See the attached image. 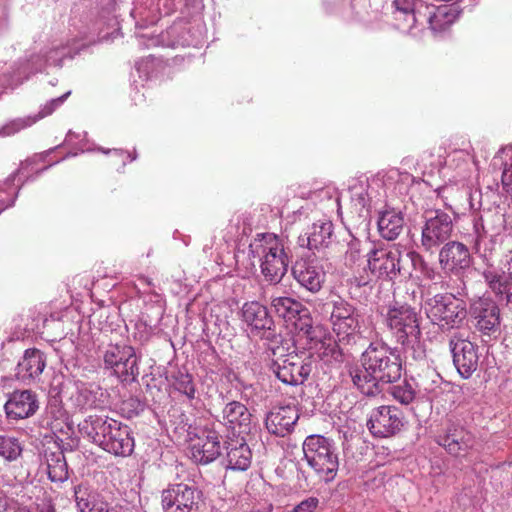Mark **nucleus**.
I'll return each instance as SVG.
<instances>
[{"mask_svg": "<svg viewBox=\"0 0 512 512\" xmlns=\"http://www.w3.org/2000/svg\"><path fill=\"white\" fill-rule=\"evenodd\" d=\"M402 363L396 348L383 342H372L361 355V367L350 371L353 384L366 396L380 393L381 384L401 377Z\"/></svg>", "mask_w": 512, "mask_h": 512, "instance_id": "nucleus-1", "label": "nucleus"}, {"mask_svg": "<svg viewBox=\"0 0 512 512\" xmlns=\"http://www.w3.org/2000/svg\"><path fill=\"white\" fill-rule=\"evenodd\" d=\"M383 324L394 341L401 345L405 357L414 361H422L426 350L421 341V316L408 304L394 303L382 312Z\"/></svg>", "mask_w": 512, "mask_h": 512, "instance_id": "nucleus-2", "label": "nucleus"}, {"mask_svg": "<svg viewBox=\"0 0 512 512\" xmlns=\"http://www.w3.org/2000/svg\"><path fill=\"white\" fill-rule=\"evenodd\" d=\"M248 256L253 266L255 261L258 262L265 281L275 285L287 273L292 252L282 237L274 233H258L249 244Z\"/></svg>", "mask_w": 512, "mask_h": 512, "instance_id": "nucleus-3", "label": "nucleus"}, {"mask_svg": "<svg viewBox=\"0 0 512 512\" xmlns=\"http://www.w3.org/2000/svg\"><path fill=\"white\" fill-rule=\"evenodd\" d=\"M75 51L62 39H53L45 44L37 53L29 56L24 67L17 71H10L6 63L0 61V94L8 86L18 84L27 79L30 74L41 72L47 66L62 65L66 57H73Z\"/></svg>", "mask_w": 512, "mask_h": 512, "instance_id": "nucleus-4", "label": "nucleus"}, {"mask_svg": "<svg viewBox=\"0 0 512 512\" xmlns=\"http://www.w3.org/2000/svg\"><path fill=\"white\" fill-rule=\"evenodd\" d=\"M424 313L442 331L459 329L467 318L466 302L452 293H437L423 302Z\"/></svg>", "mask_w": 512, "mask_h": 512, "instance_id": "nucleus-5", "label": "nucleus"}, {"mask_svg": "<svg viewBox=\"0 0 512 512\" xmlns=\"http://www.w3.org/2000/svg\"><path fill=\"white\" fill-rule=\"evenodd\" d=\"M304 460L316 475L325 482L332 481L338 471L337 447L332 439L312 434L303 442Z\"/></svg>", "mask_w": 512, "mask_h": 512, "instance_id": "nucleus-6", "label": "nucleus"}, {"mask_svg": "<svg viewBox=\"0 0 512 512\" xmlns=\"http://www.w3.org/2000/svg\"><path fill=\"white\" fill-rule=\"evenodd\" d=\"M330 310V323L338 342L343 344L354 343L360 330L361 315L358 309L347 300L337 297L326 303Z\"/></svg>", "mask_w": 512, "mask_h": 512, "instance_id": "nucleus-7", "label": "nucleus"}, {"mask_svg": "<svg viewBox=\"0 0 512 512\" xmlns=\"http://www.w3.org/2000/svg\"><path fill=\"white\" fill-rule=\"evenodd\" d=\"M423 218L421 247L427 252H433L450 239L453 221L448 213L440 209L426 211Z\"/></svg>", "mask_w": 512, "mask_h": 512, "instance_id": "nucleus-8", "label": "nucleus"}, {"mask_svg": "<svg viewBox=\"0 0 512 512\" xmlns=\"http://www.w3.org/2000/svg\"><path fill=\"white\" fill-rule=\"evenodd\" d=\"M367 267L375 279L394 280L397 275L411 276L401 266V251L398 248L380 247L366 253Z\"/></svg>", "mask_w": 512, "mask_h": 512, "instance_id": "nucleus-9", "label": "nucleus"}, {"mask_svg": "<svg viewBox=\"0 0 512 512\" xmlns=\"http://www.w3.org/2000/svg\"><path fill=\"white\" fill-rule=\"evenodd\" d=\"M104 367L122 382L134 381L138 374L135 350L129 345H109L103 355Z\"/></svg>", "mask_w": 512, "mask_h": 512, "instance_id": "nucleus-10", "label": "nucleus"}, {"mask_svg": "<svg viewBox=\"0 0 512 512\" xmlns=\"http://www.w3.org/2000/svg\"><path fill=\"white\" fill-rule=\"evenodd\" d=\"M449 348L453 364L460 376L470 378L479 366V347L461 331L454 332L449 338Z\"/></svg>", "mask_w": 512, "mask_h": 512, "instance_id": "nucleus-11", "label": "nucleus"}, {"mask_svg": "<svg viewBox=\"0 0 512 512\" xmlns=\"http://www.w3.org/2000/svg\"><path fill=\"white\" fill-rule=\"evenodd\" d=\"M271 369L282 383L300 387L312 371V362L309 358L292 352L274 360Z\"/></svg>", "mask_w": 512, "mask_h": 512, "instance_id": "nucleus-12", "label": "nucleus"}, {"mask_svg": "<svg viewBox=\"0 0 512 512\" xmlns=\"http://www.w3.org/2000/svg\"><path fill=\"white\" fill-rule=\"evenodd\" d=\"M435 442L449 455L464 458L475 446V437L460 422L450 420L446 427L435 435Z\"/></svg>", "mask_w": 512, "mask_h": 512, "instance_id": "nucleus-13", "label": "nucleus"}, {"mask_svg": "<svg viewBox=\"0 0 512 512\" xmlns=\"http://www.w3.org/2000/svg\"><path fill=\"white\" fill-rule=\"evenodd\" d=\"M200 492L194 484H170L162 491L161 500L164 512H197Z\"/></svg>", "mask_w": 512, "mask_h": 512, "instance_id": "nucleus-14", "label": "nucleus"}, {"mask_svg": "<svg viewBox=\"0 0 512 512\" xmlns=\"http://www.w3.org/2000/svg\"><path fill=\"white\" fill-rule=\"evenodd\" d=\"M199 0H183L186 6L196 5ZM182 2V0H178ZM177 9L175 0H135L131 16L139 27L155 24L162 15H170Z\"/></svg>", "mask_w": 512, "mask_h": 512, "instance_id": "nucleus-15", "label": "nucleus"}, {"mask_svg": "<svg viewBox=\"0 0 512 512\" xmlns=\"http://www.w3.org/2000/svg\"><path fill=\"white\" fill-rule=\"evenodd\" d=\"M369 431L376 437L386 438L400 432L403 427L402 412L395 406H380L372 410L367 421Z\"/></svg>", "mask_w": 512, "mask_h": 512, "instance_id": "nucleus-16", "label": "nucleus"}, {"mask_svg": "<svg viewBox=\"0 0 512 512\" xmlns=\"http://www.w3.org/2000/svg\"><path fill=\"white\" fill-rule=\"evenodd\" d=\"M472 263L470 250L462 242L448 241L439 250V264L450 274L459 276L469 269Z\"/></svg>", "mask_w": 512, "mask_h": 512, "instance_id": "nucleus-17", "label": "nucleus"}, {"mask_svg": "<svg viewBox=\"0 0 512 512\" xmlns=\"http://www.w3.org/2000/svg\"><path fill=\"white\" fill-rule=\"evenodd\" d=\"M47 365V357L37 348H28L15 368V377L25 385H38Z\"/></svg>", "mask_w": 512, "mask_h": 512, "instance_id": "nucleus-18", "label": "nucleus"}, {"mask_svg": "<svg viewBox=\"0 0 512 512\" xmlns=\"http://www.w3.org/2000/svg\"><path fill=\"white\" fill-rule=\"evenodd\" d=\"M99 447L115 456H130L135 442L129 426L114 419Z\"/></svg>", "mask_w": 512, "mask_h": 512, "instance_id": "nucleus-19", "label": "nucleus"}, {"mask_svg": "<svg viewBox=\"0 0 512 512\" xmlns=\"http://www.w3.org/2000/svg\"><path fill=\"white\" fill-rule=\"evenodd\" d=\"M470 316L482 334L491 336L500 331V309L494 301L482 298L474 301L470 305Z\"/></svg>", "mask_w": 512, "mask_h": 512, "instance_id": "nucleus-20", "label": "nucleus"}, {"mask_svg": "<svg viewBox=\"0 0 512 512\" xmlns=\"http://www.w3.org/2000/svg\"><path fill=\"white\" fill-rule=\"evenodd\" d=\"M221 436L214 429H204L201 435L191 439L189 453L195 463L208 464L221 454Z\"/></svg>", "mask_w": 512, "mask_h": 512, "instance_id": "nucleus-21", "label": "nucleus"}, {"mask_svg": "<svg viewBox=\"0 0 512 512\" xmlns=\"http://www.w3.org/2000/svg\"><path fill=\"white\" fill-rule=\"evenodd\" d=\"M299 419V411L295 405L274 406L266 415L265 427L270 434L278 437L289 435Z\"/></svg>", "mask_w": 512, "mask_h": 512, "instance_id": "nucleus-22", "label": "nucleus"}, {"mask_svg": "<svg viewBox=\"0 0 512 512\" xmlns=\"http://www.w3.org/2000/svg\"><path fill=\"white\" fill-rule=\"evenodd\" d=\"M242 319L247 325V331L255 337H270L273 326L272 317L265 306L253 301L245 303L242 308Z\"/></svg>", "mask_w": 512, "mask_h": 512, "instance_id": "nucleus-23", "label": "nucleus"}, {"mask_svg": "<svg viewBox=\"0 0 512 512\" xmlns=\"http://www.w3.org/2000/svg\"><path fill=\"white\" fill-rule=\"evenodd\" d=\"M38 408V396L31 390L12 392L4 405L7 417L12 420L29 418L37 412Z\"/></svg>", "mask_w": 512, "mask_h": 512, "instance_id": "nucleus-24", "label": "nucleus"}, {"mask_svg": "<svg viewBox=\"0 0 512 512\" xmlns=\"http://www.w3.org/2000/svg\"><path fill=\"white\" fill-rule=\"evenodd\" d=\"M295 280L312 293L321 290L325 282V271L316 259H305L297 262L293 268Z\"/></svg>", "mask_w": 512, "mask_h": 512, "instance_id": "nucleus-25", "label": "nucleus"}, {"mask_svg": "<svg viewBox=\"0 0 512 512\" xmlns=\"http://www.w3.org/2000/svg\"><path fill=\"white\" fill-rule=\"evenodd\" d=\"M70 94L71 91H68L60 97L51 99L41 108V110L36 115L19 117L8 121L0 128V136H12L20 132L21 130L31 127L40 119L51 115L58 107H60L64 103V101L68 98Z\"/></svg>", "mask_w": 512, "mask_h": 512, "instance_id": "nucleus-26", "label": "nucleus"}, {"mask_svg": "<svg viewBox=\"0 0 512 512\" xmlns=\"http://www.w3.org/2000/svg\"><path fill=\"white\" fill-rule=\"evenodd\" d=\"M472 226L475 235L474 246L478 250L480 243L487 237L489 232H492V236H496L501 232L504 227V216L492 211L485 213L475 212L472 215Z\"/></svg>", "mask_w": 512, "mask_h": 512, "instance_id": "nucleus-27", "label": "nucleus"}, {"mask_svg": "<svg viewBox=\"0 0 512 512\" xmlns=\"http://www.w3.org/2000/svg\"><path fill=\"white\" fill-rule=\"evenodd\" d=\"M334 235V225L332 221L322 219L314 222L305 235L299 237V244L307 247L309 250H320L327 248Z\"/></svg>", "mask_w": 512, "mask_h": 512, "instance_id": "nucleus-28", "label": "nucleus"}, {"mask_svg": "<svg viewBox=\"0 0 512 512\" xmlns=\"http://www.w3.org/2000/svg\"><path fill=\"white\" fill-rule=\"evenodd\" d=\"M222 424L233 433H246L250 430L251 414L239 401L228 402L222 410Z\"/></svg>", "mask_w": 512, "mask_h": 512, "instance_id": "nucleus-29", "label": "nucleus"}, {"mask_svg": "<svg viewBox=\"0 0 512 512\" xmlns=\"http://www.w3.org/2000/svg\"><path fill=\"white\" fill-rule=\"evenodd\" d=\"M72 395L74 404L80 409L100 408L105 403L106 392L94 383L77 382Z\"/></svg>", "mask_w": 512, "mask_h": 512, "instance_id": "nucleus-30", "label": "nucleus"}, {"mask_svg": "<svg viewBox=\"0 0 512 512\" xmlns=\"http://www.w3.org/2000/svg\"><path fill=\"white\" fill-rule=\"evenodd\" d=\"M114 419L104 415H89L78 424L79 433L91 443L99 446Z\"/></svg>", "mask_w": 512, "mask_h": 512, "instance_id": "nucleus-31", "label": "nucleus"}, {"mask_svg": "<svg viewBox=\"0 0 512 512\" xmlns=\"http://www.w3.org/2000/svg\"><path fill=\"white\" fill-rule=\"evenodd\" d=\"M252 453L244 438H236L227 442L226 466L231 470L245 471L251 465Z\"/></svg>", "mask_w": 512, "mask_h": 512, "instance_id": "nucleus-32", "label": "nucleus"}, {"mask_svg": "<svg viewBox=\"0 0 512 512\" xmlns=\"http://www.w3.org/2000/svg\"><path fill=\"white\" fill-rule=\"evenodd\" d=\"M74 496L80 512H109V504L96 490L84 485L74 488Z\"/></svg>", "mask_w": 512, "mask_h": 512, "instance_id": "nucleus-33", "label": "nucleus"}, {"mask_svg": "<svg viewBox=\"0 0 512 512\" xmlns=\"http://www.w3.org/2000/svg\"><path fill=\"white\" fill-rule=\"evenodd\" d=\"M415 4L416 0L392 1V17L396 29L405 33L412 30L417 22Z\"/></svg>", "mask_w": 512, "mask_h": 512, "instance_id": "nucleus-34", "label": "nucleus"}, {"mask_svg": "<svg viewBox=\"0 0 512 512\" xmlns=\"http://www.w3.org/2000/svg\"><path fill=\"white\" fill-rule=\"evenodd\" d=\"M374 188L365 183H356L349 189L351 205L359 217H365L369 214L371 208L376 204L372 192Z\"/></svg>", "mask_w": 512, "mask_h": 512, "instance_id": "nucleus-35", "label": "nucleus"}, {"mask_svg": "<svg viewBox=\"0 0 512 512\" xmlns=\"http://www.w3.org/2000/svg\"><path fill=\"white\" fill-rule=\"evenodd\" d=\"M404 218L400 211L395 209L383 211L378 219L380 235L389 241L395 240L402 232Z\"/></svg>", "mask_w": 512, "mask_h": 512, "instance_id": "nucleus-36", "label": "nucleus"}, {"mask_svg": "<svg viewBox=\"0 0 512 512\" xmlns=\"http://www.w3.org/2000/svg\"><path fill=\"white\" fill-rule=\"evenodd\" d=\"M271 306L277 315L286 321L294 322L308 314V310L299 301L290 297H276L272 300Z\"/></svg>", "mask_w": 512, "mask_h": 512, "instance_id": "nucleus-37", "label": "nucleus"}, {"mask_svg": "<svg viewBox=\"0 0 512 512\" xmlns=\"http://www.w3.org/2000/svg\"><path fill=\"white\" fill-rule=\"evenodd\" d=\"M169 382L173 391L184 397L185 401L192 402L197 398L193 376L187 370L173 371L169 376Z\"/></svg>", "mask_w": 512, "mask_h": 512, "instance_id": "nucleus-38", "label": "nucleus"}, {"mask_svg": "<svg viewBox=\"0 0 512 512\" xmlns=\"http://www.w3.org/2000/svg\"><path fill=\"white\" fill-rule=\"evenodd\" d=\"M483 277L491 290L497 295H506L510 301L512 296V280L509 275L503 271L499 272L495 269H487L483 272Z\"/></svg>", "mask_w": 512, "mask_h": 512, "instance_id": "nucleus-39", "label": "nucleus"}, {"mask_svg": "<svg viewBox=\"0 0 512 512\" xmlns=\"http://www.w3.org/2000/svg\"><path fill=\"white\" fill-rule=\"evenodd\" d=\"M343 242L346 245L343 256L344 265L352 269L359 265L365 256L363 242L350 232H348L347 236L343 238Z\"/></svg>", "mask_w": 512, "mask_h": 512, "instance_id": "nucleus-40", "label": "nucleus"}, {"mask_svg": "<svg viewBox=\"0 0 512 512\" xmlns=\"http://www.w3.org/2000/svg\"><path fill=\"white\" fill-rule=\"evenodd\" d=\"M406 256L410 260L413 270L419 273L423 279L429 280L434 284H437L442 279V275L437 268L425 261L418 252L409 251Z\"/></svg>", "mask_w": 512, "mask_h": 512, "instance_id": "nucleus-41", "label": "nucleus"}, {"mask_svg": "<svg viewBox=\"0 0 512 512\" xmlns=\"http://www.w3.org/2000/svg\"><path fill=\"white\" fill-rule=\"evenodd\" d=\"M48 477L52 482H64L69 477L68 465L63 452L58 451L47 457Z\"/></svg>", "mask_w": 512, "mask_h": 512, "instance_id": "nucleus-42", "label": "nucleus"}, {"mask_svg": "<svg viewBox=\"0 0 512 512\" xmlns=\"http://www.w3.org/2000/svg\"><path fill=\"white\" fill-rule=\"evenodd\" d=\"M23 452L20 440L8 434H0V459L11 463L18 460Z\"/></svg>", "mask_w": 512, "mask_h": 512, "instance_id": "nucleus-43", "label": "nucleus"}, {"mask_svg": "<svg viewBox=\"0 0 512 512\" xmlns=\"http://www.w3.org/2000/svg\"><path fill=\"white\" fill-rule=\"evenodd\" d=\"M458 14L459 9L455 4L439 7L429 18L430 26L435 31L444 29L457 19Z\"/></svg>", "mask_w": 512, "mask_h": 512, "instance_id": "nucleus-44", "label": "nucleus"}, {"mask_svg": "<svg viewBox=\"0 0 512 512\" xmlns=\"http://www.w3.org/2000/svg\"><path fill=\"white\" fill-rule=\"evenodd\" d=\"M317 353L320 359L327 364H332L333 362L340 363L342 361V350L338 342L331 336L324 337L320 341Z\"/></svg>", "mask_w": 512, "mask_h": 512, "instance_id": "nucleus-45", "label": "nucleus"}, {"mask_svg": "<svg viewBox=\"0 0 512 512\" xmlns=\"http://www.w3.org/2000/svg\"><path fill=\"white\" fill-rule=\"evenodd\" d=\"M393 398L401 404H410L414 399L416 392L408 382L395 385L391 388Z\"/></svg>", "mask_w": 512, "mask_h": 512, "instance_id": "nucleus-46", "label": "nucleus"}, {"mask_svg": "<svg viewBox=\"0 0 512 512\" xmlns=\"http://www.w3.org/2000/svg\"><path fill=\"white\" fill-rule=\"evenodd\" d=\"M177 32H178V27L177 26H172L165 33L160 35L161 40H154V39H152L153 44H160L161 43L162 45L171 46V47H175V46H179V45H181V46H189V45L194 44L193 42H190L187 39H179L177 41H172V42H168V43L164 42V38L166 36L174 35Z\"/></svg>", "mask_w": 512, "mask_h": 512, "instance_id": "nucleus-47", "label": "nucleus"}, {"mask_svg": "<svg viewBox=\"0 0 512 512\" xmlns=\"http://www.w3.org/2000/svg\"><path fill=\"white\" fill-rule=\"evenodd\" d=\"M319 500L316 497H309L301 501L295 508L294 512H313L318 506Z\"/></svg>", "mask_w": 512, "mask_h": 512, "instance_id": "nucleus-48", "label": "nucleus"}, {"mask_svg": "<svg viewBox=\"0 0 512 512\" xmlns=\"http://www.w3.org/2000/svg\"><path fill=\"white\" fill-rule=\"evenodd\" d=\"M240 221H241V217L239 215L234 216L230 220V224L228 226V232H227V235L225 236V241H230V240L234 239L235 237H238V235L240 234L239 233Z\"/></svg>", "mask_w": 512, "mask_h": 512, "instance_id": "nucleus-49", "label": "nucleus"}, {"mask_svg": "<svg viewBox=\"0 0 512 512\" xmlns=\"http://www.w3.org/2000/svg\"><path fill=\"white\" fill-rule=\"evenodd\" d=\"M505 267V272L509 275V279L512 280V250L506 255Z\"/></svg>", "mask_w": 512, "mask_h": 512, "instance_id": "nucleus-50", "label": "nucleus"}, {"mask_svg": "<svg viewBox=\"0 0 512 512\" xmlns=\"http://www.w3.org/2000/svg\"><path fill=\"white\" fill-rule=\"evenodd\" d=\"M113 152H114L115 154L119 155L120 157L125 156V157H126V159H127L128 161H130V162L136 159V154H134V155L132 156L130 153H128V152H124V151H123V150H121V149H114V150H113Z\"/></svg>", "mask_w": 512, "mask_h": 512, "instance_id": "nucleus-51", "label": "nucleus"}, {"mask_svg": "<svg viewBox=\"0 0 512 512\" xmlns=\"http://www.w3.org/2000/svg\"><path fill=\"white\" fill-rule=\"evenodd\" d=\"M371 281V278H369L368 275L361 276L360 278H355V282L357 286H364L367 285Z\"/></svg>", "mask_w": 512, "mask_h": 512, "instance_id": "nucleus-52", "label": "nucleus"}, {"mask_svg": "<svg viewBox=\"0 0 512 512\" xmlns=\"http://www.w3.org/2000/svg\"><path fill=\"white\" fill-rule=\"evenodd\" d=\"M41 512H55V509L51 505H44L41 508Z\"/></svg>", "mask_w": 512, "mask_h": 512, "instance_id": "nucleus-53", "label": "nucleus"}, {"mask_svg": "<svg viewBox=\"0 0 512 512\" xmlns=\"http://www.w3.org/2000/svg\"><path fill=\"white\" fill-rule=\"evenodd\" d=\"M335 203L337 206V212L340 213L341 206H340V198L338 196L335 198Z\"/></svg>", "mask_w": 512, "mask_h": 512, "instance_id": "nucleus-54", "label": "nucleus"}, {"mask_svg": "<svg viewBox=\"0 0 512 512\" xmlns=\"http://www.w3.org/2000/svg\"><path fill=\"white\" fill-rule=\"evenodd\" d=\"M19 512H31V508L29 507H20Z\"/></svg>", "mask_w": 512, "mask_h": 512, "instance_id": "nucleus-55", "label": "nucleus"}, {"mask_svg": "<svg viewBox=\"0 0 512 512\" xmlns=\"http://www.w3.org/2000/svg\"><path fill=\"white\" fill-rule=\"evenodd\" d=\"M98 150H99V151H101V152H103V153H105V154H107V153H109V152H110V150H104L103 148H98Z\"/></svg>", "mask_w": 512, "mask_h": 512, "instance_id": "nucleus-56", "label": "nucleus"}, {"mask_svg": "<svg viewBox=\"0 0 512 512\" xmlns=\"http://www.w3.org/2000/svg\"><path fill=\"white\" fill-rule=\"evenodd\" d=\"M142 280H143V281H145L147 284H149V285H150V281H149V279H148V278L143 277V278H142Z\"/></svg>", "mask_w": 512, "mask_h": 512, "instance_id": "nucleus-57", "label": "nucleus"}, {"mask_svg": "<svg viewBox=\"0 0 512 512\" xmlns=\"http://www.w3.org/2000/svg\"><path fill=\"white\" fill-rule=\"evenodd\" d=\"M72 134H73V133H72L71 131H69V132H68V134H67L66 139H70V138H71V136H72Z\"/></svg>", "mask_w": 512, "mask_h": 512, "instance_id": "nucleus-58", "label": "nucleus"}, {"mask_svg": "<svg viewBox=\"0 0 512 512\" xmlns=\"http://www.w3.org/2000/svg\"><path fill=\"white\" fill-rule=\"evenodd\" d=\"M76 154L75 153H69L67 154L63 159L67 158V157H70V156H75Z\"/></svg>", "mask_w": 512, "mask_h": 512, "instance_id": "nucleus-59", "label": "nucleus"}, {"mask_svg": "<svg viewBox=\"0 0 512 512\" xmlns=\"http://www.w3.org/2000/svg\"><path fill=\"white\" fill-rule=\"evenodd\" d=\"M48 167H49V166L44 167V168L41 170V172H42V171H44V170H47V169H48ZM39 173H40V171H38V174H39Z\"/></svg>", "mask_w": 512, "mask_h": 512, "instance_id": "nucleus-60", "label": "nucleus"}, {"mask_svg": "<svg viewBox=\"0 0 512 512\" xmlns=\"http://www.w3.org/2000/svg\"><path fill=\"white\" fill-rule=\"evenodd\" d=\"M299 393L302 394L303 393V389L300 387L299 388Z\"/></svg>", "mask_w": 512, "mask_h": 512, "instance_id": "nucleus-61", "label": "nucleus"}, {"mask_svg": "<svg viewBox=\"0 0 512 512\" xmlns=\"http://www.w3.org/2000/svg\"><path fill=\"white\" fill-rule=\"evenodd\" d=\"M3 204L0 202V209L2 208Z\"/></svg>", "mask_w": 512, "mask_h": 512, "instance_id": "nucleus-62", "label": "nucleus"}]
</instances>
